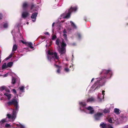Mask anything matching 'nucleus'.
<instances>
[{
	"mask_svg": "<svg viewBox=\"0 0 128 128\" xmlns=\"http://www.w3.org/2000/svg\"><path fill=\"white\" fill-rule=\"evenodd\" d=\"M112 72L110 70H102V72L100 73V74H102L104 77L98 78L97 81L93 85V86L94 87L96 86L94 90L104 85L106 82V78H110L112 75Z\"/></svg>",
	"mask_w": 128,
	"mask_h": 128,
	"instance_id": "1",
	"label": "nucleus"
},
{
	"mask_svg": "<svg viewBox=\"0 0 128 128\" xmlns=\"http://www.w3.org/2000/svg\"><path fill=\"white\" fill-rule=\"evenodd\" d=\"M77 9V8L76 7H71L68 10V12L64 17L65 18H69L70 16V14L73 11H76Z\"/></svg>",
	"mask_w": 128,
	"mask_h": 128,
	"instance_id": "2",
	"label": "nucleus"
},
{
	"mask_svg": "<svg viewBox=\"0 0 128 128\" xmlns=\"http://www.w3.org/2000/svg\"><path fill=\"white\" fill-rule=\"evenodd\" d=\"M18 103L17 100L14 98L8 102L6 104L8 106L13 105L14 106Z\"/></svg>",
	"mask_w": 128,
	"mask_h": 128,
	"instance_id": "3",
	"label": "nucleus"
},
{
	"mask_svg": "<svg viewBox=\"0 0 128 128\" xmlns=\"http://www.w3.org/2000/svg\"><path fill=\"white\" fill-rule=\"evenodd\" d=\"M103 116V114L102 113L98 112L94 114V117L96 120H99Z\"/></svg>",
	"mask_w": 128,
	"mask_h": 128,
	"instance_id": "4",
	"label": "nucleus"
},
{
	"mask_svg": "<svg viewBox=\"0 0 128 128\" xmlns=\"http://www.w3.org/2000/svg\"><path fill=\"white\" fill-rule=\"evenodd\" d=\"M58 52L60 56H62L66 54V49L65 48H60L58 49Z\"/></svg>",
	"mask_w": 128,
	"mask_h": 128,
	"instance_id": "5",
	"label": "nucleus"
},
{
	"mask_svg": "<svg viewBox=\"0 0 128 128\" xmlns=\"http://www.w3.org/2000/svg\"><path fill=\"white\" fill-rule=\"evenodd\" d=\"M86 109L87 110L90 111L89 113L90 114H92L94 113V110L93 109V108L91 106H88V107L86 108Z\"/></svg>",
	"mask_w": 128,
	"mask_h": 128,
	"instance_id": "6",
	"label": "nucleus"
},
{
	"mask_svg": "<svg viewBox=\"0 0 128 128\" xmlns=\"http://www.w3.org/2000/svg\"><path fill=\"white\" fill-rule=\"evenodd\" d=\"M54 66L56 68H57V70L56 71L57 72L58 74L60 73L62 69V66H59L58 65L56 64H54Z\"/></svg>",
	"mask_w": 128,
	"mask_h": 128,
	"instance_id": "7",
	"label": "nucleus"
},
{
	"mask_svg": "<svg viewBox=\"0 0 128 128\" xmlns=\"http://www.w3.org/2000/svg\"><path fill=\"white\" fill-rule=\"evenodd\" d=\"M38 14V12H34L32 14L31 16V18L32 19H34V20H32V21L33 22H34L35 21Z\"/></svg>",
	"mask_w": 128,
	"mask_h": 128,
	"instance_id": "8",
	"label": "nucleus"
},
{
	"mask_svg": "<svg viewBox=\"0 0 128 128\" xmlns=\"http://www.w3.org/2000/svg\"><path fill=\"white\" fill-rule=\"evenodd\" d=\"M29 15V13L27 12H22V18H25L27 17Z\"/></svg>",
	"mask_w": 128,
	"mask_h": 128,
	"instance_id": "9",
	"label": "nucleus"
},
{
	"mask_svg": "<svg viewBox=\"0 0 128 128\" xmlns=\"http://www.w3.org/2000/svg\"><path fill=\"white\" fill-rule=\"evenodd\" d=\"M107 125L103 122L100 125V126L101 128H107Z\"/></svg>",
	"mask_w": 128,
	"mask_h": 128,
	"instance_id": "10",
	"label": "nucleus"
},
{
	"mask_svg": "<svg viewBox=\"0 0 128 128\" xmlns=\"http://www.w3.org/2000/svg\"><path fill=\"white\" fill-rule=\"evenodd\" d=\"M28 6V3L26 2H25L23 3L22 7L24 10H25L26 8Z\"/></svg>",
	"mask_w": 128,
	"mask_h": 128,
	"instance_id": "11",
	"label": "nucleus"
},
{
	"mask_svg": "<svg viewBox=\"0 0 128 128\" xmlns=\"http://www.w3.org/2000/svg\"><path fill=\"white\" fill-rule=\"evenodd\" d=\"M66 43L64 42V40H63L61 43V48H65V47H66Z\"/></svg>",
	"mask_w": 128,
	"mask_h": 128,
	"instance_id": "12",
	"label": "nucleus"
},
{
	"mask_svg": "<svg viewBox=\"0 0 128 128\" xmlns=\"http://www.w3.org/2000/svg\"><path fill=\"white\" fill-rule=\"evenodd\" d=\"M94 98L92 97H91V98H88L87 101V102H89L94 101Z\"/></svg>",
	"mask_w": 128,
	"mask_h": 128,
	"instance_id": "13",
	"label": "nucleus"
},
{
	"mask_svg": "<svg viewBox=\"0 0 128 128\" xmlns=\"http://www.w3.org/2000/svg\"><path fill=\"white\" fill-rule=\"evenodd\" d=\"M12 116L14 118H15L16 117V112L14 111V110H13L12 112Z\"/></svg>",
	"mask_w": 128,
	"mask_h": 128,
	"instance_id": "14",
	"label": "nucleus"
},
{
	"mask_svg": "<svg viewBox=\"0 0 128 128\" xmlns=\"http://www.w3.org/2000/svg\"><path fill=\"white\" fill-rule=\"evenodd\" d=\"M70 22L71 24V25L72 27L75 29H76L77 28V27L72 22V21H70Z\"/></svg>",
	"mask_w": 128,
	"mask_h": 128,
	"instance_id": "15",
	"label": "nucleus"
},
{
	"mask_svg": "<svg viewBox=\"0 0 128 128\" xmlns=\"http://www.w3.org/2000/svg\"><path fill=\"white\" fill-rule=\"evenodd\" d=\"M120 110L117 108H115L114 110V112L117 114H120V113L119 112Z\"/></svg>",
	"mask_w": 128,
	"mask_h": 128,
	"instance_id": "16",
	"label": "nucleus"
},
{
	"mask_svg": "<svg viewBox=\"0 0 128 128\" xmlns=\"http://www.w3.org/2000/svg\"><path fill=\"white\" fill-rule=\"evenodd\" d=\"M28 46L30 48L33 49L34 47L32 46V44L31 42H27V44Z\"/></svg>",
	"mask_w": 128,
	"mask_h": 128,
	"instance_id": "17",
	"label": "nucleus"
},
{
	"mask_svg": "<svg viewBox=\"0 0 128 128\" xmlns=\"http://www.w3.org/2000/svg\"><path fill=\"white\" fill-rule=\"evenodd\" d=\"M54 56L55 58L57 60H58L59 59V58L58 56V55L57 53L56 52H54L53 53Z\"/></svg>",
	"mask_w": 128,
	"mask_h": 128,
	"instance_id": "18",
	"label": "nucleus"
},
{
	"mask_svg": "<svg viewBox=\"0 0 128 128\" xmlns=\"http://www.w3.org/2000/svg\"><path fill=\"white\" fill-rule=\"evenodd\" d=\"M15 106V108L14 109H13V110H14L16 112L18 111V103L14 106Z\"/></svg>",
	"mask_w": 128,
	"mask_h": 128,
	"instance_id": "19",
	"label": "nucleus"
},
{
	"mask_svg": "<svg viewBox=\"0 0 128 128\" xmlns=\"http://www.w3.org/2000/svg\"><path fill=\"white\" fill-rule=\"evenodd\" d=\"M13 63L12 62H8L7 64V66L8 67H10L12 65Z\"/></svg>",
	"mask_w": 128,
	"mask_h": 128,
	"instance_id": "20",
	"label": "nucleus"
},
{
	"mask_svg": "<svg viewBox=\"0 0 128 128\" xmlns=\"http://www.w3.org/2000/svg\"><path fill=\"white\" fill-rule=\"evenodd\" d=\"M17 48V46L16 45V44L14 45L13 47L12 51L14 52L16 51Z\"/></svg>",
	"mask_w": 128,
	"mask_h": 128,
	"instance_id": "21",
	"label": "nucleus"
},
{
	"mask_svg": "<svg viewBox=\"0 0 128 128\" xmlns=\"http://www.w3.org/2000/svg\"><path fill=\"white\" fill-rule=\"evenodd\" d=\"M16 78L12 77V83L13 84H15L16 83Z\"/></svg>",
	"mask_w": 128,
	"mask_h": 128,
	"instance_id": "22",
	"label": "nucleus"
},
{
	"mask_svg": "<svg viewBox=\"0 0 128 128\" xmlns=\"http://www.w3.org/2000/svg\"><path fill=\"white\" fill-rule=\"evenodd\" d=\"M80 104L82 106V107L84 106H86V104L85 102H79Z\"/></svg>",
	"mask_w": 128,
	"mask_h": 128,
	"instance_id": "23",
	"label": "nucleus"
},
{
	"mask_svg": "<svg viewBox=\"0 0 128 128\" xmlns=\"http://www.w3.org/2000/svg\"><path fill=\"white\" fill-rule=\"evenodd\" d=\"M8 67L6 65V63H4L2 66V70Z\"/></svg>",
	"mask_w": 128,
	"mask_h": 128,
	"instance_id": "24",
	"label": "nucleus"
},
{
	"mask_svg": "<svg viewBox=\"0 0 128 128\" xmlns=\"http://www.w3.org/2000/svg\"><path fill=\"white\" fill-rule=\"evenodd\" d=\"M103 112L105 113H109L110 111L108 109H105L104 110Z\"/></svg>",
	"mask_w": 128,
	"mask_h": 128,
	"instance_id": "25",
	"label": "nucleus"
},
{
	"mask_svg": "<svg viewBox=\"0 0 128 128\" xmlns=\"http://www.w3.org/2000/svg\"><path fill=\"white\" fill-rule=\"evenodd\" d=\"M24 86H22L21 87H19V88L20 90L22 92H23L24 91Z\"/></svg>",
	"mask_w": 128,
	"mask_h": 128,
	"instance_id": "26",
	"label": "nucleus"
},
{
	"mask_svg": "<svg viewBox=\"0 0 128 128\" xmlns=\"http://www.w3.org/2000/svg\"><path fill=\"white\" fill-rule=\"evenodd\" d=\"M7 116L8 118L9 119H14L12 116L9 114H7Z\"/></svg>",
	"mask_w": 128,
	"mask_h": 128,
	"instance_id": "27",
	"label": "nucleus"
},
{
	"mask_svg": "<svg viewBox=\"0 0 128 128\" xmlns=\"http://www.w3.org/2000/svg\"><path fill=\"white\" fill-rule=\"evenodd\" d=\"M60 40L58 39H57L56 41V44L57 45L59 46Z\"/></svg>",
	"mask_w": 128,
	"mask_h": 128,
	"instance_id": "28",
	"label": "nucleus"
},
{
	"mask_svg": "<svg viewBox=\"0 0 128 128\" xmlns=\"http://www.w3.org/2000/svg\"><path fill=\"white\" fill-rule=\"evenodd\" d=\"M6 87L5 86H2L0 88V90L1 91H3L4 90H5Z\"/></svg>",
	"mask_w": 128,
	"mask_h": 128,
	"instance_id": "29",
	"label": "nucleus"
},
{
	"mask_svg": "<svg viewBox=\"0 0 128 128\" xmlns=\"http://www.w3.org/2000/svg\"><path fill=\"white\" fill-rule=\"evenodd\" d=\"M6 122V120L4 119H2V120L0 122V125H1L2 124H3V123H4V122Z\"/></svg>",
	"mask_w": 128,
	"mask_h": 128,
	"instance_id": "30",
	"label": "nucleus"
},
{
	"mask_svg": "<svg viewBox=\"0 0 128 128\" xmlns=\"http://www.w3.org/2000/svg\"><path fill=\"white\" fill-rule=\"evenodd\" d=\"M54 53L53 52H51L50 51V50H48V54L50 55H53Z\"/></svg>",
	"mask_w": 128,
	"mask_h": 128,
	"instance_id": "31",
	"label": "nucleus"
},
{
	"mask_svg": "<svg viewBox=\"0 0 128 128\" xmlns=\"http://www.w3.org/2000/svg\"><path fill=\"white\" fill-rule=\"evenodd\" d=\"M8 99V100H10L11 98V94H10L8 95L7 96Z\"/></svg>",
	"mask_w": 128,
	"mask_h": 128,
	"instance_id": "32",
	"label": "nucleus"
},
{
	"mask_svg": "<svg viewBox=\"0 0 128 128\" xmlns=\"http://www.w3.org/2000/svg\"><path fill=\"white\" fill-rule=\"evenodd\" d=\"M8 24L7 23L4 24L3 25V27L4 28H7L8 27Z\"/></svg>",
	"mask_w": 128,
	"mask_h": 128,
	"instance_id": "33",
	"label": "nucleus"
},
{
	"mask_svg": "<svg viewBox=\"0 0 128 128\" xmlns=\"http://www.w3.org/2000/svg\"><path fill=\"white\" fill-rule=\"evenodd\" d=\"M56 38V35H54L52 36V40H54Z\"/></svg>",
	"mask_w": 128,
	"mask_h": 128,
	"instance_id": "34",
	"label": "nucleus"
},
{
	"mask_svg": "<svg viewBox=\"0 0 128 128\" xmlns=\"http://www.w3.org/2000/svg\"><path fill=\"white\" fill-rule=\"evenodd\" d=\"M35 6V5L33 4H31V8H30V10H32L33 9Z\"/></svg>",
	"mask_w": 128,
	"mask_h": 128,
	"instance_id": "35",
	"label": "nucleus"
},
{
	"mask_svg": "<svg viewBox=\"0 0 128 128\" xmlns=\"http://www.w3.org/2000/svg\"><path fill=\"white\" fill-rule=\"evenodd\" d=\"M5 91L7 92H10V90L7 88L6 87L5 88V89L4 90Z\"/></svg>",
	"mask_w": 128,
	"mask_h": 128,
	"instance_id": "36",
	"label": "nucleus"
},
{
	"mask_svg": "<svg viewBox=\"0 0 128 128\" xmlns=\"http://www.w3.org/2000/svg\"><path fill=\"white\" fill-rule=\"evenodd\" d=\"M63 36H64V38L66 40L67 39V35L66 34H64Z\"/></svg>",
	"mask_w": 128,
	"mask_h": 128,
	"instance_id": "37",
	"label": "nucleus"
},
{
	"mask_svg": "<svg viewBox=\"0 0 128 128\" xmlns=\"http://www.w3.org/2000/svg\"><path fill=\"white\" fill-rule=\"evenodd\" d=\"M48 59L49 60H50L52 58L50 56H47Z\"/></svg>",
	"mask_w": 128,
	"mask_h": 128,
	"instance_id": "38",
	"label": "nucleus"
},
{
	"mask_svg": "<svg viewBox=\"0 0 128 128\" xmlns=\"http://www.w3.org/2000/svg\"><path fill=\"white\" fill-rule=\"evenodd\" d=\"M64 70L66 72H68L69 71V69L68 68H66L64 69Z\"/></svg>",
	"mask_w": 128,
	"mask_h": 128,
	"instance_id": "39",
	"label": "nucleus"
},
{
	"mask_svg": "<svg viewBox=\"0 0 128 128\" xmlns=\"http://www.w3.org/2000/svg\"><path fill=\"white\" fill-rule=\"evenodd\" d=\"M12 91L15 94H16V92L15 89H12Z\"/></svg>",
	"mask_w": 128,
	"mask_h": 128,
	"instance_id": "40",
	"label": "nucleus"
},
{
	"mask_svg": "<svg viewBox=\"0 0 128 128\" xmlns=\"http://www.w3.org/2000/svg\"><path fill=\"white\" fill-rule=\"evenodd\" d=\"M108 122H109L112 123V120L111 118H110L108 120Z\"/></svg>",
	"mask_w": 128,
	"mask_h": 128,
	"instance_id": "41",
	"label": "nucleus"
},
{
	"mask_svg": "<svg viewBox=\"0 0 128 128\" xmlns=\"http://www.w3.org/2000/svg\"><path fill=\"white\" fill-rule=\"evenodd\" d=\"M78 37L79 38H80L81 37V35L80 34H78Z\"/></svg>",
	"mask_w": 128,
	"mask_h": 128,
	"instance_id": "42",
	"label": "nucleus"
},
{
	"mask_svg": "<svg viewBox=\"0 0 128 128\" xmlns=\"http://www.w3.org/2000/svg\"><path fill=\"white\" fill-rule=\"evenodd\" d=\"M21 42L23 44H27V42H24V41H23L22 40H21Z\"/></svg>",
	"mask_w": 128,
	"mask_h": 128,
	"instance_id": "43",
	"label": "nucleus"
},
{
	"mask_svg": "<svg viewBox=\"0 0 128 128\" xmlns=\"http://www.w3.org/2000/svg\"><path fill=\"white\" fill-rule=\"evenodd\" d=\"M2 14L0 13V20H1L2 19Z\"/></svg>",
	"mask_w": 128,
	"mask_h": 128,
	"instance_id": "44",
	"label": "nucleus"
},
{
	"mask_svg": "<svg viewBox=\"0 0 128 128\" xmlns=\"http://www.w3.org/2000/svg\"><path fill=\"white\" fill-rule=\"evenodd\" d=\"M10 126V125L8 124H7L5 125V126L6 127H9Z\"/></svg>",
	"mask_w": 128,
	"mask_h": 128,
	"instance_id": "45",
	"label": "nucleus"
},
{
	"mask_svg": "<svg viewBox=\"0 0 128 128\" xmlns=\"http://www.w3.org/2000/svg\"><path fill=\"white\" fill-rule=\"evenodd\" d=\"M20 128H25L24 127L22 124H21L20 126Z\"/></svg>",
	"mask_w": 128,
	"mask_h": 128,
	"instance_id": "46",
	"label": "nucleus"
},
{
	"mask_svg": "<svg viewBox=\"0 0 128 128\" xmlns=\"http://www.w3.org/2000/svg\"><path fill=\"white\" fill-rule=\"evenodd\" d=\"M44 34L46 35H50L49 34L48 32H46L45 33H44Z\"/></svg>",
	"mask_w": 128,
	"mask_h": 128,
	"instance_id": "47",
	"label": "nucleus"
},
{
	"mask_svg": "<svg viewBox=\"0 0 128 128\" xmlns=\"http://www.w3.org/2000/svg\"><path fill=\"white\" fill-rule=\"evenodd\" d=\"M8 94V93H5L4 94V95H5V96H7L9 94Z\"/></svg>",
	"mask_w": 128,
	"mask_h": 128,
	"instance_id": "48",
	"label": "nucleus"
},
{
	"mask_svg": "<svg viewBox=\"0 0 128 128\" xmlns=\"http://www.w3.org/2000/svg\"><path fill=\"white\" fill-rule=\"evenodd\" d=\"M63 32L64 33H66V30L65 29H64L63 30Z\"/></svg>",
	"mask_w": 128,
	"mask_h": 128,
	"instance_id": "49",
	"label": "nucleus"
},
{
	"mask_svg": "<svg viewBox=\"0 0 128 128\" xmlns=\"http://www.w3.org/2000/svg\"><path fill=\"white\" fill-rule=\"evenodd\" d=\"M12 54H10L9 56H8L9 58H10L12 57Z\"/></svg>",
	"mask_w": 128,
	"mask_h": 128,
	"instance_id": "50",
	"label": "nucleus"
},
{
	"mask_svg": "<svg viewBox=\"0 0 128 128\" xmlns=\"http://www.w3.org/2000/svg\"><path fill=\"white\" fill-rule=\"evenodd\" d=\"M105 92V91L104 90H102V94H103L104 95V92Z\"/></svg>",
	"mask_w": 128,
	"mask_h": 128,
	"instance_id": "51",
	"label": "nucleus"
},
{
	"mask_svg": "<svg viewBox=\"0 0 128 128\" xmlns=\"http://www.w3.org/2000/svg\"><path fill=\"white\" fill-rule=\"evenodd\" d=\"M10 58H9V57L8 56V57H7V58H6V60H8V59H10Z\"/></svg>",
	"mask_w": 128,
	"mask_h": 128,
	"instance_id": "52",
	"label": "nucleus"
},
{
	"mask_svg": "<svg viewBox=\"0 0 128 128\" xmlns=\"http://www.w3.org/2000/svg\"><path fill=\"white\" fill-rule=\"evenodd\" d=\"M124 128H128V125L125 126Z\"/></svg>",
	"mask_w": 128,
	"mask_h": 128,
	"instance_id": "53",
	"label": "nucleus"
},
{
	"mask_svg": "<svg viewBox=\"0 0 128 128\" xmlns=\"http://www.w3.org/2000/svg\"><path fill=\"white\" fill-rule=\"evenodd\" d=\"M109 128H113L112 126L111 125H110L109 126Z\"/></svg>",
	"mask_w": 128,
	"mask_h": 128,
	"instance_id": "54",
	"label": "nucleus"
},
{
	"mask_svg": "<svg viewBox=\"0 0 128 128\" xmlns=\"http://www.w3.org/2000/svg\"><path fill=\"white\" fill-rule=\"evenodd\" d=\"M94 78H93L92 80H91V82H92L94 80Z\"/></svg>",
	"mask_w": 128,
	"mask_h": 128,
	"instance_id": "55",
	"label": "nucleus"
},
{
	"mask_svg": "<svg viewBox=\"0 0 128 128\" xmlns=\"http://www.w3.org/2000/svg\"><path fill=\"white\" fill-rule=\"evenodd\" d=\"M54 22L52 23V26H54Z\"/></svg>",
	"mask_w": 128,
	"mask_h": 128,
	"instance_id": "56",
	"label": "nucleus"
},
{
	"mask_svg": "<svg viewBox=\"0 0 128 128\" xmlns=\"http://www.w3.org/2000/svg\"><path fill=\"white\" fill-rule=\"evenodd\" d=\"M81 110L82 111H84V110Z\"/></svg>",
	"mask_w": 128,
	"mask_h": 128,
	"instance_id": "57",
	"label": "nucleus"
},
{
	"mask_svg": "<svg viewBox=\"0 0 128 128\" xmlns=\"http://www.w3.org/2000/svg\"><path fill=\"white\" fill-rule=\"evenodd\" d=\"M27 24H28V22H27Z\"/></svg>",
	"mask_w": 128,
	"mask_h": 128,
	"instance_id": "58",
	"label": "nucleus"
},
{
	"mask_svg": "<svg viewBox=\"0 0 128 128\" xmlns=\"http://www.w3.org/2000/svg\"><path fill=\"white\" fill-rule=\"evenodd\" d=\"M1 62V61L0 60V63Z\"/></svg>",
	"mask_w": 128,
	"mask_h": 128,
	"instance_id": "59",
	"label": "nucleus"
}]
</instances>
